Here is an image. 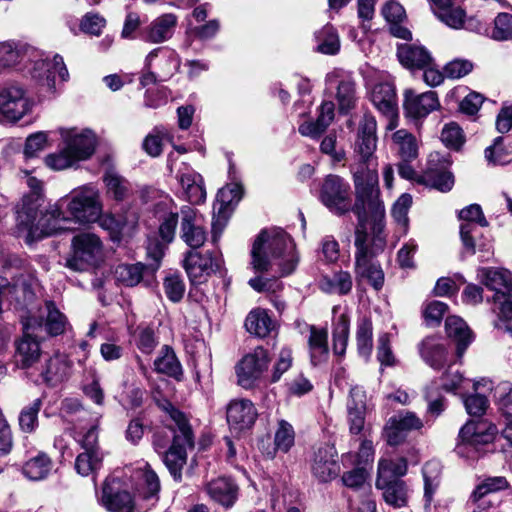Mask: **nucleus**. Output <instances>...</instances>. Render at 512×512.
I'll return each mask as SVG.
<instances>
[{
  "label": "nucleus",
  "instance_id": "a19ab883",
  "mask_svg": "<svg viewBox=\"0 0 512 512\" xmlns=\"http://www.w3.org/2000/svg\"><path fill=\"white\" fill-rule=\"evenodd\" d=\"M328 333L325 329H317L314 326L310 327L309 348L311 362L313 365H318L325 362L328 358Z\"/></svg>",
  "mask_w": 512,
  "mask_h": 512
},
{
  "label": "nucleus",
  "instance_id": "79ce46f5",
  "mask_svg": "<svg viewBox=\"0 0 512 512\" xmlns=\"http://www.w3.org/2000/svg\"><path fill=\"white\" fill-rule=\"evenodd\" d=\"M423 360L432 368L439 369L446 362L445 347L433 338H426L420 348Z\"/></svg>",
  "mask_w": 512,
  "mask_h": 512
},
{
  "label": "nucleus",
  "instance_id": "de8ad7c7",
  "mask_svg": "<svg viewBox=\"0 0 512 512\" xmlns=\"http://www.w3.org/2000/svg\"><path fill=\"white\" fill-rule=\"evenodd\" d=\"M408 465L405 458L381 459L378 463L377 479H400L407 473Z\"/></svg>",
  "mask_w": 512,
  "mask_h": 512
},
{
  "label": "nucleus",
  "instance_id": "13d9d810",
  "mask_svg": "<svg viewBox=\"0 0 512 512\" xmlns=\"http://www.w3.org/2000/svg\"><path fill=\"white\" fill-rule=\"evenodd\" d=\"M178 222V212L165 211L159 215V236L165 244L174 240Z\"/></svg>",
  "mask_w": 512,
  "mask_h": 512
},
{
  "label": "nucleus",
  "instance_id": "aec40b11",
  "mask_svg": "<svg viewBox=\"0 0 512 512\" xmlns=\"http://www.w3.org/2000/svg\"><path fill=\"white\" fill-rule=\"evenodd\" d=\"M227 422L236 432L250 429L257 418V410L248 399H233L227 406Z\"/></svg>",
  "mask_w": 512,
  "mask_h": 512
},
{
  "label": "nucleus",
  "instance_id": "7ed1b4c3",
  "mask_svg": "<svg viewBox=\"0 0 512 512\" xmlns=\"http://www.w3.org/2000/svg\"><path fill=\"white\" fill-rule=\"evenodd\" d=\"M297 263L293 240L280 228L262 231L253 243L251 266L255 272H267L277 266L280 275L285 276L295 270Z\"/></svg>",
  "mask_w": 512,
  "mask_h": 512
},
{
  "label": "nucleus",
  "instance_id": "6e6d98bb",
  "mask_svg": "<svg viewBox=\"0 0 512 512\" xmlns=\"http://www.w3.org/2000/svg\"><path fill=\"white\" fill-rule=\"evenodd\" d=\"M42 407V400L35 399L31 404L24 407L19 414V426L25 433H32L38 427V414Z\"/></svg>",
  "mask_w": 512,
  "mask_h": 512
},
{
  "label": "nucleus",
  "instance_id": "e433bc0d",
  "mask_svg": "<svg viewBox=\"0 0 512 512\" xmlns=\"http://www.w3.org/2000/svg\"><path fill=\"white\" fill-rule=\"evenodd\" d=\"M334 119V103L324 101L320 106V112L315 122H305L299 126V132L303 136L319 137Z\"/></svg>",
  "mask_w": 512,
  "mask_h": 512
},
{
  "label": "nucleus",
  "instance_id": "4c0bfd02",
  "mask_svg": "<svg viewBox=\"0 0 512 512\" xmlns=\"http://www.w3.org/2000/svg\"><path fill=\"white\" fill-rule=\"evenodd\" d=\"M477 279L495 293L510 291V273L507 270L482 267L477 270Z\"/></svg>",
  "mask_w": 512,
  "mask_h": 512
},
{
  "label": "nucleus",
  "instance_id": "473e14b6",
  "mask_svg": "<svg viewBox=\"0 0 512 512\" xmlns=\"http://www.w3.org/2000/svg\"><path fill=\"white\" fill-rule=\"evenodd\" d=\"M455 0H448L444 5L433 4L431 5L432 11L435 16L447 26L453 29H472V18L466 20V14L460 7H454Z\"/></svg>",
  "mask_w": 512,
  "mask_h": 512
},
{
  "label": "nucleus",
  "instance_id": "774afa93",
  "mask_svg": "<svg viewBox=\"0 0 512 512\" xmlns=\"http://www.w3.org/2000/svg\"><path fill=\"white\" fill-rule=\"evenodd\" d=\"M448 306L441 301H432L424 309L423 315L427 325H439L445 315Z\"/></svg>",
  "mask_w": 512,
  "mask_h": 512
},
{
  "label": "nucleus",
  "instance_id": "338daca9",
  "mask_svg": "<svg viewBox=\"0 0 512 512\" xmlns=\"http://www.w3.org/2000/svg\"><path fill=\"white\" fill-rule=\"evenodd\" d=\"M141 479L140 493L143 498L150 499L156 496L160 490V482L156 473L150 469H146L142 473Z\"/></svg>",
  "mask_w": 512,
  "mask_h": 512
},
{
  "label": "nucleus",
  "instance_id": "b1692460",
  "mask_svg": "<svg viewBox=\"0 0 512 512\" xmlns=\"http://www.w3.org/2000/svg\"><path fill=\"white\" fill-rule=\"evenodd\" d=\"M176 178L184 191L186 199L191 204H201L205 201L206 189L203 177L199 173L182 163V167L177 171Z\"/></svg>",
  "mask_w": 512,
  "mask_h": 512
},
{
  "label": "nucleus",
  "instance_id": "69168bd1",
  "mask_svg": "<svg viewBox=\"0 0 512 512\" xmlns=\"http://www.w3.org/2000/svg\"><path fill=\"white\" fill-rule=\"evenodd\" d=\"M48 146V133L36 132L27 137L24 147L26 157H34Z\"/></svg>",
  "mask_w": 512,
  "mask_h": 512
},
{
  "label": "nucleus",
  "instance_id": "a211bd4d",
  "mask_svg": "<svg viewBox=\"0 0 512 512\" xmlns=\"http://www.w3.org/2000/svg\"><path fill=\"white\" fill-rule=\"evenodd\" d=\"M459 218L463 221L460 226V237L463 246L467 252L475 254L476 244L473 236L476 232L475 224L481 227L488 226L482 208L478 204H471L460 210Z\"/></svg>",
  "mask_w": 512,
  "mask_h": 512
},
{
  "label": "nucleus",
  "instance_id": "0eeeda50",
  "mask_svg": "<svg viewBox=\"0 0 512 512\" xmlns=\"http://www.w3.org/2000/svg\"><path fill=\"white\" fill-rule=\"evenodd\" d=\"M72 251L65 266L77 272L86 271L99 264L103 257V244L94 233H80L73 237Z\"/></svg>",
  "mask_w": 512,
  "mask_h": 512
},
{
  "label": "nucleus",
  "instance_id": "49530a36",
  "mask_svg": "<svg viewBox=\"0 0 512 512\" xmlns=\"http://www.w3.org/2000/svg\"><path fill=\"white\" fill-rule=\"evenodd\" d=\"M51 468V459L45 453H39L25 463L23 474L31 480L38 481L46 478Z\"/></svg>",
  "mask_w": 512,
  "mask_h": 512
},
{
  "label": "nucleus",
  "instance_id": "cd10ccee",
  "mask_svg": "<svg viewBox=\"0 0 512 512\" xmlns=\"http://www.w3.org/2000/svg\"><path fill=\"white\" fill-rule=\"evenodd\" d=\"M347 411L350 432L360 434L364 428L366 414V395L361 387L354 386L350 389Z\"/></svg>",
  "mask_w": 512,
  "mask_h": 512
},
{
  "label": "nucleus",
  "instance_id": "ddd939ff",
  "mask_svg": "<svg viewBox=\"0 0 512 512\" xmlns=\"http://www.w3.org/2000/svg\"><path fill=\"white\" fill-rule=\"evenodd\" d=\"M30 73L32 78L40 84V91L48 97L55 96L57 93L55 73H58L62 81H67L69 78L68 70L60 55H55L52 61L44 59L36 61Z\"/></svg>",
  "mask_w": 512,
  "mask_h": 512
},
{
  "label": "nucleus",
  "instance_id": "bb28decb",
  "mask_svg": "<svg viewBox=\"0 0 512 512\" xmlns=\"http://www.w3.org/2000/svg\"><path fill=\"white\" fill-rule=\"evenodd\" d=\"M178 18L173 13H166L155 18L143 31L146 42L159 44L172 38Z\"/></svg>",
  "mask_w": 512,
  "mask_h": 512
},
{
  "label": "nucleus",
  "instance_id": "c85d7f7f",
  "mask_svg": "<svg viewBox=\"0 0 512 512\" xmlns=\"http://www.w3.org/2000/svg\"><path fill=\"white\" fill-rule=\"evenodd\" d=\"M376 488L382 491L386 504L393 508L406 507L409 501V487L402 479L384 480L376 479Z\"/></svg>",
  "mask_w": 512,
  "mask_h": 512
},
{
  "label": "nucleus",
  "instance_id": "2f4dec72",
  "mask_svg": "<svg viewBox=\"0 0 512 512\" xmlns=\"http://www.w3.org/2000/svg\"><path fill=\"white\" fill-rule=\"evenodd\" d=\"M205 490L212 500L224 507H231L238 496V486L227 477H219L208 482Z\"/></svg>",
  "mask_w": 512,
  "mask_h": 512
},
{
  "label": "nucleus",
  "instance_id": "5fc2aeb1",
  "mask_svg": "<svg viewBox=\"0 0 512 512\" xmlns=\"http://www.w3.org/2000/svg\"><path fill=\"white\" fill-rule=\"evenodd\" d=\"M104 182L107 187V194L117 201L124 200L130 190L129 182L113 171H108L104 175Z\"/></svg>",
  "mask_w": 512,
  "mask_h": 512
},
{
  "label": "nucleus",
  "instance_id": "6ab92c4d",
  "mask_svg": "<svg viewBox=\"0 0 512 512\" xmlns=\"http://www.w3.org/2000/svg\"><path fill=\"white\" fill-rule=\"evenodd\" d=\"M100 501L110 512H132L134 507L131 494L121 488L117 479L105 481Z\"/></svg>",
  "mask_w": 512,
  "mask_h": 512
},
{
  "label": "nucleus",
  "instance_id": "c9c22d12",
  "mask_svg": "<svg viewBox=\"0 0 512 512\" xmlns=\"http://www.w3.org/2000/svg\"><path fill=\"white\" fill-rule=\"evenodd\" d=\"M437 157L438 154H430L429 166L421 176V182L441 192H448L454 185V176L447 170L432 167V163Z\"/></svg>",
  "mask_w": 512,
  "mask_h": 512
},
{
  "label": "nucleus",
  "instance_id": "20e7f679",
  "mask_svg": "<svg viewBox=\"0 0 512 512\" xmlns=\"http://www.w3.org/2000/svg\"><path fill=\"white\" fill-rule=\"evenodd\" d=\"M61 149L45 157V164L53 170L70 168L89 159L95 151L96 137L89 129L59 128Z\"/></svg>",
  "mask_w": 512,
  "mask_h": 512
},
{
  "label": "nucleus",
  "instance_id": "2eb2a0df",
  "mask_svg": "<svg viewBox=\"0 0 512 512\" xmlns=\"http://www.w3.org/2000/svg\"><path fill=\"white\" fill-rule=\"evenodd\" d=\"M180 216V238L191 248L190 250H197L207 239L201 216L190 206L182 207Z\"/></svg>",
  "mask_w": 512,
  "mask_h": 512
},
{
  "label": "nucleus",
  "instance_id": "f704fd0d",
  "mask_svg": "<svg viewBox=\"0 0 512 512\" xmlns=\"http://www.w3.org/2000/svg\"><path fill=\"white\" fill-rule=\"evenodd\" d=\"M445 329L448 337L456 342L457 355L462 357L469 344L472 342V333L466 323L458 316H449L445 321Z\"/></svg>",
  "mask_w": 512,
  "mask_h": 512
},
{
  "label": "nucleus",
  "instance_id": "c03bdc74",
  "mask_svg": "<svg viewBox=\"0 0 512 512\" xmlns=\"http://www.w3.org/2000/svg\"><path fill=\"white\" fill-rule=\"evenodd\" d=\"M393 143L402 160L411 161L418 156V145L415 136L405 129L397 130L392 135Z\"/></svg>",
  "mask_w": 512,
  "mask_h": 512
},
{
  "label": "nucleus",
  "instance_id": "864d4df0",
  "mask_svg": "<svg viewBox=\"0 0 512 512\" xmlns=\"http://www.w3.org/2000/svg\"><path fill=\"white\" fill-rule=\"evenodd\" d=\"M103 455L101 452L84 451L75 460V469L82 476H88L102 466Z\"/></svg>",
  "mask_w": 512,
  "mask_h": 512
},
{
  "label": "nucleus",
  "instance_id": "dca6fc26",
  "mask_svg": "<svg viewBox=\"0 0 512 512\" xmlns=\"http://www.w3.org/2000/svg\"><path fill=\"white\" fill-rule=\"evenodd\" d=\"M312 474L320 482H329L340 473L337 451L333 445L322 444L313 453L311 461Z\"/></svg>",
  "mask_w": 512,
  "mask_h": 512
},
{
  "label": "nucleus",
  "instance_id": "39448f33",
  "mask_svg": "<svg viewBox=\"0 0 512 512\" xmlns=\"http://www.w3.org/2000/svg\"><path fill=\"white\" fill-rule=\"evenodd\" d=\"M159 406L175 423V427L171 428L173 441L169 449L162 453L163 461L174 479L180 480L187 460V449L194 447V435L186 416L172 403L164 401Z\"/></svg>",
  "mask_w": 512,
  "mask_h": 512
},
{
  "label": "nucleus",
  "instance_id": "37998d69",
  "mask_svg": "<svg viewBox=\"0 0 512 512\" xmlns=\"http://www.w3.org/2000/svg\"><path fill=\"white\" fill-rule=\"evenodd\" d=\"M356 341L360 356L369 359L373 349V325L370 318L363 317L358 320Z\"/></svg>",
  "mask_w": 512,
  "mask_h": 512
},
{
  "label": "nucleus",
  "instance_id": "a878e982",
  "mask_svg": "<svg viewBox=\"0 0 512 512\" xmlns=\"http://www.w3.org/2000/svg\"><path fill=\"white\" fill-rule=\"evenodd\" d=\"M157 271L156 266H147L141 262L135 264H120L115 268L116 280L127 286L133 287L141 282L149 284Z\"/></svg>",
  "mask_w": 512,
  "mask_h": 512
},
{
  "label": "nucleus",
  "instance_id": "6e6552de",
  "mask_svg": "<svg viewBox=\"0 0 512 512\" xmlns=\"http://www.w3.org/2000/svg\"><path fill=\"white\" fill-rule=\"evenodd\" d=\"M27 185L31 188L32 192L23 197L21 204L17 207V229L18 236H24L26 243L30 244L34 241L39 227V222L36 224L38 217V209L40 207V190L42 187L41 181L33 176L27 175Z\"/></svg>",
  "mask_w": 512,
  "mask_h": 512
},
{
  "label": "nucleus",
  "instance_id": "a18cd8bd",
  "mask_svg": "<svg viewBox=\"0 0 512 512\" xmlns=\"http://www.w3.org/2000/svg\"><path fill=\"white\" fill-rule=\"evenodd\" d=\"M154 365L156 371L171 377L177 378L182 373L180 362L173 349L167 345L161 349L160 355L154 361Z\"/></svg>",
  "mask_w": 512,
  "mask_h": 512
},
{
  "label": "nucleus",
  "instance_id": "58836bf2",
  "mask_svg": "<svg viewBox=\"0 0 512 512\" xmlns=\"http://www.w3.org/2000/svg\"><path fill=\"white\" fill-rule=\"evenodd\" d=\"M373 105L383 115H394L397 108L396 92L393 85L380 83L374 86L371 93Z\"/></svg>",
  "mask_w": 512,
  "mask_h": 512
},
{
  "label": "nucleus",
  "instance_id": "680f3d73",
  "mask_svg": "<svg viewBox=\"0 0 512 512\" xmlns=\"http://www.w3.org/2000/svg\"><path fill=\"white\" fill-rule=\"evenodd\" d=\"M493 304V310L500 317L499 322L512 319V295L510 291L494 293Z\"/></svg>",
  "mask_w": 512,
  "mask_h": 512
},
{
  "label": "nucleus",
  "instance_id": "052dcab7",
  "mask_svg": "<svg viewBox=\"0 0 512 512\" xmlns=\"http://www.w3.org/2000/svg\"><path fill=\"white\" fill-rule=\"evenodd\" d=\"M491 37L497 41L512 40V14L499 13L496 16Z\"/></svg>",
  "mask_w": 512,
  "mask_h": 512
},
{
  "label": "nucleus",
  "instance_id": "393cba45",
  "mask_svg": "<svg viewBox=\"0 0 512 512\" xmlns=\"http://www.w3.org/2000/svg\"><path fill=\"white\" fill-rule=\"evenodd\" d=\"M41 322V326L36 324L34 330L45 328V331L51 336L63 334L68 325L66 316L51 301H47L43 308L40 309L38 318L29 317L26 322L35 324Z\"/></svg>",
  "mask_w": 512,
  "mask_h": 512
},
{
  "label": "nucleus",
  "instance_id": "e2e57ef3",
  "mask_svg": "<svg viewBox=\"0 0 512 512\" xmlns=\"http://www.w3.org/2000/svg\"><path fill=\"white\" fill-rule=\"evenodd\" d=\"M503 138L501 136L495 138L493 145L485 149V158L489 163L494 165H504L511 161L510 154L504 149Z\"/></svg>",
  "mask_w": 512,
  "mask_h": 512
},
{
  "label": "nucleus",
  "instance_id": "4468645a",
  "mask_svg": "<svg viewBox=\"0 0 512 512\" xmlns=\"http://www.w3.org/2000/svg\"><path fill=\"white\" fill-rule=\"evenodd\" d=\"M424 423L416 413L402 411L390 417L383 428V436L391 446H396L405 441L407 434L420 430Z\"/></svg>",
  "mask_w": 512,
  "mask_h": 512
},
{
  "label": "nucleus",
  "instance_id": "4be33fe9",
  "mask_svg": "<svg viewBox=\"0 0 512 512\" xmlns=\"http://www.w3.org/2000/svg\"><path fill=\"white\" fill-rule=\"evenodd\" d=\"M403 107L407 116L420 119L437 110L440 107V102L434 91L416 94L412 90H406Z\"/></svg>",
  "mask_w": 512,
  "mask_h": 512
},
{
  "label": "nucleus",
  "instance_id": "72a5a7b5",
  "mask_svg": "<svg viewBox=\"0 0 512 512\" xmlns=\"http://www.w3.org/2000/svg\"><path fill=\"white\" fill-rule=\"evenodd\" d=\"M397 57L400 63L409 69H424L432 63L429 51L416 44H401L397 48Z\"/></svg>",
  "mask_w": 512,
  "mask_h": 512
},
{
  "label": "nucleus",
  "instance_id": "1a4fd4ad",
  "mask_svg": "<svg viewBox=\"0 0 512 512\" xmlns=\"http://www.w3.org/2000/svg\"><path fill=\"white\" fill-rule=\"evenodd\" d=\"M318 198L333 214L341 216L353 211L357 215L355 204L352 205L350 184L338 175L329 174L323 179Z\"/></svg>",
  "mask_w": 512,
  "mask_h": 512
},
{
  "label": "nucleus",
  "instance_id": "bf43d9fd",
  "mask_svg": "<svg viewBox=\"0 0 512 512\" xmlns=\"http://www.w3.org/2000/svg\"><path fill=\"white\" fill-rule=\"evenodd\" d=\"M295 432L290 423L281 420L278 423V428L275 431L274 444L278 451L287 453L294 445Z\"/></svg>",
  "mask_w": 512,
  "mask_h": 512
},
{
  "label": "nucleus",
  "instance_id": "f03ea898",
  "mask_svg": "<svg viewBox=\"0 0 512 512\" xmlns=\"http://www.w3.org/2000/svg\"><path fill=\"white\" fill-rule=\"evenodd\" d=\"M102 212L98 190L91 186H83L50 206L45 215L39 219L40 236H51L70 230L67 224H89L96 222Z\"/></svg>",
  "mask_w": 512,
  "mask_h": 512
},
{
  "label": "nucleus",
  "instance_id": "9d476101",
  "mask_svg": "<svg viewBox=\"0 0 512 512\" xmlns=\"http://www.w3.org/2000/svg\"><path fill=\"white\" fill-rule=\"evenodd\" d=\"M32 99L19 84H7L0 88V117L3 121L17 122L31 112Z\"/></svg>",
  "mask_w": 512,
  "mask_h": 512
},
{
  "label": "nucleus",
  "instance_id": "4d7b16f0",
  "mask_svg": "<svg viewBox=\"0 0 512 512\" xmlns=\"http://www.w3.org/2000/svg\"><path fill=\"white\" fill-rule=\"evenodd\" d=\"M163 289L171 302L178 303L184 297L186 285L180 274L170 273L164 278Z\"/></svg>",
  "mask_w": 512,
  "mask_h": 512
},
{
  "label": "nucleus",
  "instance_id": "7c9ffc66",
  "mask_svg": "<svg viewBox=\"0 0 512 512\" xmlns=\"http://www.w3.org/2000/svg\"><path fill=\"white\" fill-rule=\"evenodd\" d=\"M330 85L337 84V100L340 110H349L355 102V83L342 70H334L326 77Z\"/></svg>",
  "mask_w": 512,
  "mask_h": 512
},
{
  "label": "nucleus",
  "instance_id": "0e129e2a",
  "mask_svg": "<svg viewBox=\"0 0 512 512\" xmlns=\"http://www.w3.org/2000/svg\"><path fill=\"white\" fill-rule=\"evenodd\" d=\"M441 140L447 147L457 150L464 143L463 131L457 123H448L442 130Z\"/></svg>",
  "mask_w": 512,
  "mask_h": 512
},
{
  "label": "nucleus",
  "instance_id": "f8f14e48",
  "mask_svg": "<svg viewBox=\"0 0 512 512\" xmlns=\"http://www.w3.org/2000/svg\"><path fill=\"white\" fill-rule=\"evenodd\" d=\"M269 363L268 352L263 347H256L243 356L235 367L238 385L245 389L253 388L267 370Z\"/></svg>",
  "mask_w": 512,
  "mask_h": 512
},
{
  "label": "nucleus",
  "instance_id": "ea45409f",
  "mask_svg": "<svg viewBox=\"0 0 512 512\" xmlns=\"http://www.w3.org/2000/svg\"><path fill=\"white\" fill-rule=\"evenodd\" d=\"M245 328L250 334L263 338L274 329V322L266 310L258 308L247 315Z\"/></svg>",
  "mask_w": 512,
  "mask_h": 512
},
{
  "label": "nucleus",
  "instance_id": "5701e85b",
  "mask_svg": "<svg viewBox=\"0 0 512 512\" xmlns=\"http://www.w3.org/2000/svg\"><path fill=\"white\" fill-rule=\"evenodd\" d=\"M423 476V509L435 512L437 508L436 494L441 485L442 466L439 461L431 460L422 468Z\"/></svg>",
  "mask_w": 512,
  "mask_h": 512
},
{
  "label": "nucleus",
  "instance_id": "9b49d317",
  "mask_svg": "<svg viewBox=\"0 0 512 512\" xmlns=\"http://www.w3.org/2000/svg\"><path fill=\"white\" fill-rule=\"evenodd\" d=\"M221 265V257L210 251L201 253L197 250H189L184 254L183 267L193 285L206 282L221 268Z\"/></svg>",
  "mask_w": 512,
  "mask_h": 512
},
{
  "label": "nucleus",
  "instance_id": "3c124183",
  "mask_svg": "<svg viewBox=\"0 0 512 512\" xmlns=\"http://www.w3.org/2000/svg\"><path fill=\"white\" fill-rule=\"evenodd\" d=\"M318 42V51L324 54H335L340 48L338 34L332 25H325L315 34Z\"/></svg>",
  "mask_w": 512,
  "mask_h": 512
},
{
  "label": "nucleus",
  "instance_id": "603ef678",
  "mask_svg": "<svg viewBox=\"0 0 512 512\" xmlns=\"http://www.w3.org/2000/svg\"><path fill=\"white\" fill-rule=\"evenodd\" d=\"M500 409L506 417V427L502 431V438L505 443L502 444V451L506 457L512 458V396L509 394L499 402Z\"/></svg>",
  "mask_w": 512,
  "mask_h": 512
},
{
  "label": "nucleus",
  "instance_id": "09e8293b",
  "mask_svg": "<svg viewBox=\"0 0 512 512\" xmlns=\"http://www.w3.org/2000/svg\"><path fill=\"white\" fill-rule=\"evenodd\" d=\"M508 486L509 483L503 476L488 477L475 488L470 496V500L477 504L487 494L505 490Z\"/></svg>",
  "mask_w": 512,
  "mask_h": 512
},
{
  "label": "nucleus",
  "instance_id": "8fccbe9b",
  "mask_svg": "<svg viewBox=\"0 0 512 512\" xmlns=\"http://www.w3.org/2000/svg\"><path fill=\"white\" fill-rule=\"evenodd\" d=\"M321 288L329 293L347 294L352 288L351 275L346 271H339L332 277H324L321 280Z\"/></svg>",
  "mask_w": 512,
  "mask_h": 512
},
{
  "label": "nucleus",
  "instance_id": "423d86ee",
  "mask_svg": "<svg viewBox=\"0 0 512 512\" xmlns=\"http://www.w3.org/2000/svg\"><path fill=\"white\" fill-rule=\"evenodd\" d=\"M355 274L359 280L367 281L375 290L382 289L385 281L384 271L375 259L383 251L385 242L377 237L368 241V234L360 229L355 233Z\"/></svg>",
  "mask_w": 512,
  "mask_h": 512
},
{
  "label": "nucleus",
  "instance_id": "412c9836",
  "mask_svg": "<svg viewBox=\"0 0 512 512\" xmlns=\"http://www.w3.org/2000/svg\"><path fill=\"white\" fill-rule=\"evenodd\" d=\"M37 324H32L31 322H24L23 329L24 335L17 342L16 345V353H15V361L17 366L21 368H29L34 363H36L41 355L40 343L37 339L32 336L31 332H34V326ZM41 326V322L38 323Z\"/></svg>",
  "mask_w": 512,
  "mask_h": 512
},
{
  "label": "nucleus",
  "instance_id": "f257e3e1",
  "mask_svg": "<svg viewBox=\"0 0 512 512\" xmlns=\"http://www.w3.org/2000/svg\"><path fill=\"white\" fill-rule=\"evenodd\" d=\"M376 120L365 115L359 124L356 153L359 162L352 166L356 201L354 210L359 222L368 217L379 218L384 215V205L379 198L377 161L374 152L377 147Z\"/></svg>",
  "mask_w": 512,
  "mask_h": 512
},
{
  "label": "nucleus",
  "instance_id": "f3484780",
  "mask_svg": "<svg viewBox=\"0 0 512 512\" xmlns=\"http://www.w3.org/2000/svg\"><path fill=\"white\" fill-rule=\"evenodd\" d=\"M496 427L489 421L479 419L468 421L459 432L460 443L457 449L460 452L464 446L477 448L494 440Z\"/></svg>",
  "mask_w": 512,
  "mask_h": 512
},
{
  "label": "nucleus",
  "instance_id": "c756f323",
  "mask_svg": "<svg viewBox=\"0 0 512 512\" xmlns=\"http://www.w3.org/2000/svg\"><path fill=\"white\" fill-rule=\"evenodd\" d=\"M72 363L67 356L56 354L50 357L41 371L44 382L56 386L71 376Z\"/></svg>",
  "mask_w": 512,
  "mask_h": 512
}]
</instances>
